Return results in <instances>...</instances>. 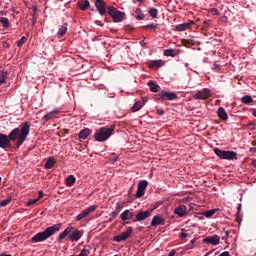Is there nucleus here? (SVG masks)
Instances as JSON below:
<instances>
[{"instance_id":"nucleus-29","label":"nucleus","mask_w":256,"mask_h":256,"mask_svg":"<svg viewBox=\"0 0 256 256\" xmlns=\"http://www.w3.org/2000/svg\"><path fill=\"white\" fill-rule=\"evenodd\" d=\"M91 255V246H85L77 256H89Z\"/></svg>"},{"instance_id":"nucleus-36","label":"nucleus","mask_w":256,"mask_h":256,"mask_svg":"<svg viewBox=\"0 0 256 256\" xmlns=\"http://www.w3.org/2000/svg\"><path fill=\"white\" fill-rule=\"evenodd\" d=\"M214 213H217V209H212V210H207L205 212H203L202 215H204V217H213Z\"/></svg>"},{"instance_id":"nucleus-53","label":"nucleus","mask_w":256,"mask_h":256,"mask_svg":"<svg viewBox=\"0 0 256 256\" xmlns=\"http://www.w3.org/2000/svg\"><path fill=\"white\" fill-rule=\"evenodd\" d=\"M145 0H133V3H143Z\"/></svg>"},{"instance_id":"nucleus-41","label":"nucleus","mask_w":256,"mask_h":256,"mask_svg":"<svg viewBox=\"0 0 256 256\" xmlns=\"http://www.w3.org/2000/svg\"><path fill=\"white\" fill-rule=\"evenodd\" d=\"M210 15H221V12H219V9L217 8H212L209 11Z\"/></svg>"},{"instance_id":"nucleus-23","label":"nucleus","mask_w":256,"mask_h":256,"mask_svg":"<svg viewBox=\"0 0 256 256\" xmlns=\"http://www.w3.org/2000/svg\"><path fill=\"white\" fill-rule=\"evenodd\" d=\"M58 114H59V111L53 110V111L47 113L46 115H44L42 119L44 121H51V119H54V117H57Z\"/></svg>"},{"instance_id":"nucleus-44","label":"nucleus","mask_w":256,"mask_h":256,"mask_svg":"<svg viewBox=\"0 0 256 256\" xmlns=\"http://www.w3.org/2000/svg\"><path fill=\"white\" fill-rule=\"evenodd\" d=\"M185 229H182V232L180 233V239H187L188 234L184 232Z\"/></svg>"},{"instance_id":"nucleus-7","label":"nucleus","mask_w":256,"mask_h":256,"mask_svg":"<svg viewBox=\"0 0 256 256\" xmlns=\"http://www.w3.org/2000/svg\"><path fill=\"white\" fill-rule=\"evenodd\" d=\"M94 5H95L99 15H101V17H103V15H107V13H109V6L107 5V3H105L104 0H95Z\"/></svg>"},{"instance_id":"nucleus-48","label":"nucleus","mask_w":256,"mask_h":256,"mask_svg":"<svg viewBox=\"0 0 256 256\" xmlns=\"http://www.w3.org/2000/svg\"><path fill=\"white\" fill-rule=\"evenodd\" d=\"M117 215H119L117 212L113 211L111 214H110V217H112V219H117Z\"/></svg>"},{"instance_id":"nucleus-33","label":"nucleus","mask_w":256,"mask_h":256,"mask_svg":"<svg viewBox=\"0 0 256 256\" xmlns=\"http://www.w3.org/2000/svg\"><path fill=\"white\" fill-rule=\"evenodd\" d=\"M7 75H9V72L7 71L0 72V85H3V83H6Z\"/></svg>"},{"instance_id":"nucleus-55","label":"nucleus","mask_w":256,"mask_h":256,"mask_svg":"<svg viewBox=\"0 0 256 256\" xmlns=\"http://www.w3.org/2000/svg\"><path fill=\"white\" fill-rule=\"evenodd\" d=\"M250 153H256V147L250 148Z\"/></svg>"},{"instance_id":"nucleus-26","label":"nucleus","mask_w":256,"mask_h":256,"mask_svg":"<svg viewBox=\"0 0 256 256\" xmlns=\"http://www.w3.org/2000/svg\"><path fill=\"white\" fill-rule=\"evenodd\" d=\"M55 163H56L55 158L50 157L46 161L44 167H45V169H53V167H55Z\"/></svg>"},{"instance_id":"nucleus-8","label":"nucleus","mask_w":256,"mask_h":256,"mask_svg":"<svg viewBox=\"0 0 256 256\" xmlns=\"http://www.w3.org/2000/svg\"><path fill=\"white\" fill-rule=\"evenodd\" d=\"M158 101H175L177 99V93L162 90L158 94Z\"/></svg>"},{"instance_id":"nucleus-18","label":"nucleus","mask_w":256,"mask_h":256,"mask_svg":"<svg viewBox=\"0 0 256 256\" xmlns=\"http://www.w3.org/2000/svg\"><path fill=\"white\" fill-rule=\"evenodd\" d=\"M193 25H195V21L190 20L189 22L177 25L175 31H186V29H189Z\"/></svg>"},{"instance_id":"nucleus-22","label":"nucleus","mask_w":256,"mask_h":256,"mask_svg":"<svg viewBox=\"0 0 256 256\" xmlns=\"http://www.w3.org/2000/svg\"><path fill=\"white\" fill-rule=\"evenodd\" d=\"M148 87L151 93H159V89H161V86H159L157 83H154L153 81L148 82Z\"/></svg>"},{"instance_id":"nucleus-34","label":"nucleus","mask_w":256,"mask_h":256,"mask_svg":"<svg viewBox=\"0 0 256 256\" xmlns=\"http://www.w3.org/2000/svg\"><path fill=\"white\" fill-rule=\"evenodd\" d=\"M0 23L5 27V29L11 27V24L9 23V19L2 17L0 18Z\"/></svg>"},{"instance_id":"nucleus-35","label":"nucleus","mask_w":256,"mask_h":256,"mask_svg":"<svg viewBox=\"0 0 256 256\" xmlns=\"http://www.w3.org/2000/svg\"><path fill=\"white\" fill-rule=\"evenodd\" d=\"M164 55L165 57H175L177 54L175 53L174 49H166L164 50Z\"/></svg>"},{"instance_id":"nucleus-62","label":"nucleus","mask_w":256,"mask_h":256,"mask_svg":"<svg viewBox=\"0 0 256 256\" xmlns=\"http://www.w3.org/2000/svg\"><path fill=\"white\" fill-rule=\"evenodd\" d=\"M193 243H195V239L191 240V244L193 245Z\"/></svg>"},{"instance_id":"nucleus-60","label":"nucleus","mask_w":256,"mask_h":256,"mask_svg":"<svg viewBox=\"0 0 256 256\" xmlns=\"http://www.w3.org/2000/svg\"><path fill=\"white\" fill-rule=\"evenodd\" d=\"M252 165H254V167H256V160H253Z\"/></svg>"},{"instance_id":"nucleus-10","label":"nucleus","mask_w":256,"mask_h":256,"mask_svg":"<svg viewBox=\"0 0 256 256\" xmlns=\"http://www.w3.org/2000/svg\"><path fill=\"white\" fill-rule=\"evenodd\" d=\"M211 96V90L208 88H203L202 90H199L197 93L193 95V98L196 100H202L205 101L209 99Z\"/></svg>"},{"instance_id":"nucleus-2","label":"nucleus","mask_w":256,"mask_h":256,"mask_svg":"<svg viewBox=\"0 0 256 256\" xmlns=\"http://www.w3.org/2000/svg\"><path fill=\"white\" fill-rule=\"evenodd\" d=\"M61 231V223L54 224L50 227H47L44 231L38 232L31 238L32 243H42V241H47L49 237H53L56 233Z\"/></svg>"},{"instance_id":"nucleus-20","label":"nucleus","mask_w":256,"mask_h":256,"mask_svg":"<svg viewBox=\"0 0 256 256\" xmlns=\"http://www.w3.org/2000/svg\"><path fill=\"white\" fill-rule=\"evenodd\" d=\"M149 69H159L163 67V60H151L148 62Z\"/></svg>"},{"instance_id":"nucleus-31","label":"nucleus","mask_w":256,"mask_h":256,"mask_svg":"<svg viewBox=\"0 0 256 256\" xmlns=\"http://www.w3.org/2000/svg\"><path fill=\"white\" fill-rule=\"evenodd\" d=\"M150 17H152V19H157V15H159V10H157V8L155 7H151L148 11Z\"/></svg>"},{"instance_id":"nucleus-12","label":"nucleus","mask_w":256,"mask_h":256,"mask_svg":"<svg viewBox=\"0 0 256 256\" xmlns=\"http://www.w3.org/2000/svg\"><path fill=\"white\" fill-rule=\"evenodd\" d=\"M153 215V209L152 210H146V211H140L136 214L135 219H133V223L145 221V219H149Z\"/></svg>"},{"instance_id":"nucleus-15","label":"nucleus","mask_w":256,"mask_h":256,"mask_svg":"<svg viewBox=\"0 0 256 256\" xmlns=\"http://www.w3.org/2000/svg\"><path fill=\"white\" fill-rule=\"evenodd\" d=\"M145 103H147V98H142V101H137L131 108L132 113H137V111H141Z\"/></svg>"},{"instance_id":"nucleus-17","label":"nucleus","mask_w":256,"mask_h":256,"mask_svg":"<svg viewBox=\"0 0 256 256\" xmlns=\"http://www.w3.org/2000/svg\"><path fill=\"white\" fill-rule=\"evenodd\" d=\"M159 225H165V218H163L159 215H156L151 220V226L152 227H157Z\"/></svg>"},{"instance_id":"nucleus-52","label":"nucleus","mask_w":256,"mask_h":256,"mask_svg":"<svg viewBox=\"0 0 256 256\" xmlns=\"http://www.w3.org/2000/svg\"><path fill=\"white\" fill-rule=\"evenodd\" d=\"M140 45H141V47H145L147 45V43L145 42V40H141Z\"/></svg>"},{"instance_id":"nucleus-30","label":"nucleus","mask_w":256,"mask_h":256,"mask_svg":"<svg viewBox=\"0 0 256 256\" xmlns=\"http://www.w3.org/2000/svg\"><path fill=\"white\" fill-rule=\"evenodd\" d=\"M135 15L138 21H143V19H145V14H143V11L140 8H137L135 10Z\"/></svg>"},{"instance_id":"nucleus-61","label":"nucleus","mask_w":256,"mask_h":256,"mask_svg":"<svg viewBox=\"0 0 256 256\" xmlns=\"http://www.w3.org/2000/svg\"><path fill=\"white\" fill-rule=\"evenodd\" d=\"M113 219H114V218H113L112 216H110L109 221L111 222V221H113Z\"/></svg>"},{"instance_id":"nucleus-1","label":"nucleus","mask_w":256,"mask_h":256,"mask_svg":"<svg viewBox=\"0 0 256 256\" xmlns=\"http://www.w3.org/2000/svg\"><path fill=\"white\" fill-rule=\"evenodd\" d=\"M30 129L31 125L29 122H24L22 125H20V128L13 129L8 136L0 133L1 149H11V141H17L16 147L19 149V147L25 143L27 137L29 136Z\"/></svg>"},{"instance_id":"nucleus-51","label":"nucleus","mask_w":256,"mask_h":256,"mask_svg":"<svg viewBox=\"0 0 256 256\" xmlns=\"http://www.w3.org/2000/svg\"><path fill=\"white\" fill-rule=\"evenodd\" d=\"M204 25L205 27H209V25H211V20L204 21Z\"/></svg>"},{"instance_id":"nucleus-49","label":"nucleus","mask_w":256,"mask_h":256,"mask_svg":"<svg viewBox=\"0 0 256 256\" xmlns=\"http://www.w3.org/2000/svg\"><path fill=\"white\" fill-rule=\"evenodd\" d=\"M241 212V204L237 208V221H239V213Z\"/></svg>"},{"instance_id":"nucleus-57","label":"nucleus","mask_w":256,"mask_h":256,"mask_svg":"<svg viewBox=\"0 0 256 256\" xmlns=\"http://www.w3.org/2000/svg\"><path fill=\"white\" fill-rule=\"evenodd\" d=\"M96 24H97V25H100L101 27H103V24H101L100 21H96Z\"/></svg>"},{"instance_id":"nucleus-46","label":"nucleus","mask_w":256,"mask_h":256,"mask_svg":"<svg viewBox=\"0 0 256 256\" xmlns=\"http://www.w3.org/2000/svg\"><path fill=\"white\" fill-rule=\"evenodd\" d=\"M157 115H165V110L158 108L157 109Z\"/></svg>"},{"instance_id":"nucleus-43","label":"nucleus","mask_w":256,"mask_h":256,"mask_svg":"<svg viewBox=\"0 0 256 256\" xmlns=\"http://www.w3.org/2000/svg\"><path fill=\"white\" fill-rule=\"evenodd\" d=\"M38 202H39V200H38V198H36V199L28 201L27 205H28V207H31V205H35V203H38Z\"/></svg>"},{"instance_id":"nucleus-59","label":"nucleus","mask_w":256,"mask_h":256,"mask_svg":"<svg viewBox=\"0 0 256 256\" xmlns=\"http://www.w3.org/2000/svg\"><path fill=\"white\" fill-rule=\"evenodd\" d=\"M0 256H12L11 254H0Z\"/></svg>"},{"instance_id":"nucleus-19","label":"nucleus","mask_w":256,"mask_h":256,"mask_svg":"<svg viewBox=\"0 0 256 256\" xmlns=\"http://www.w3.org/2000/svg\"><path fill=\"white\" fill-rule=\"evenodd\" d=\"M135 217V213L131 212V210H125L122 214H120V219L122 221H129Z\"/></svg>"},{"instance_id":"nucleus-6","label":"nucleus","mask_w":256,"mask_h":256,"mask_svg":"<svg viewBox=\"0 0 256 256\" xmlns=\"http://www.w3.org/2000/svg\"><path fill=\"white\" fill-rule=\"evenodd\" d=\"M108 15H110V17H112L114 23H121V21H123V19H125L124 12L117 10V8H115L114 6H109Z\"/></svg>"},{"instance_id":"nucleus-5","label":"nucleus","mask_w":256,"mask_h":256,"mask_svg":"<svg viewBox=\"0 0 256 256\" xmlns=\"http://www.w3.org/2000/svg\"><path fill=\"white\" fill-rule=\"evenodd\" d=\"M214 153L219 159H225L227 161H232L237 157V152L235 151H228V150H221L219 148H214Z\"/></svg>"},{"instance_id":"nucleus-16","label":"nucleus","mask_w":256,"mask_h":256,"mask_svg":"<svg viewBox=\"0 0 256 256\" xmlns=\"http://www.w3.org/2000/svg\"><path fill=\"white\" fill-rule=\"evenodd\" d=\"M174 215H178V217H185L187 215V206L179 205L174 209Z\"/></svg>"},{"instance_id":"nucleus-64","label":"nucleus","mask_w":256,"mask_h":256,"mask_svg":"<svg viewBox=\"0 0 256 256\" xmlns=\"http://www.w3.org/2000/svg\"><path fill=\"white\" fill-rule=\"evenodd\" d=\"M0 183H1V177H0Z\"/></svg>"},{"instance_id":"nucleus-28","label":"nucleus","mask_w":256,"mask_h":256,"mask_svg":"<svg viewBox=\"0 0 256 256\" xmlns=\"http://www.w3.org/2000/svg\"><path fill=\"white\" fill-rule=\"evenodd\" d=\"M67 33V23H65L61 28L58 30L57 37L58 39H61L63 35Z\"/></svg>"},{"instance_id":"nucleus-40","label":"nucleus","mask_w":256,"mask_h":256,"mask_svg":"<svg viewBox=\"0 0 256 256\" xmlns=\"http://www.w3.org/2000/svg\"><path fill=\"white\" fill-rule=\"evenodd\" d=\"M9 203H11V198L2 200V201L0 202V207H7V205H9Z\"/></svg>"},{"instance_id":"nucleus-45","label":"nucleus","mask_w":256,"mask_h":256,"mask_svg":"<svg viewBox=\"0 0 256 256\" xmlns=\"http://www.w3.org/2000/svg\"><path fill=\"white\" fill-rule=\"evenodd\" d=\"M124 29L126 30V31H133V26H131V25H125L124 26Z\"/></svg>"},{"instance_id":"nucleus-32","label":"nucleus","mask_w":256,"mask_h":256,"mask_svg":"<svg viewBox=\"0 0 256 256\" xmlns=\"http://www.w3.org/2000/svg\"><path fill=\"white\" fill-rule=\"evenodd\" d=\"M241 103H243L244 105H250V103H253V98L249 95L243 96L241 98Z\"/></svg>"},{"instance_id":"nucleus-38","label":"nucleus","mask_w":256,"mask_h":256,"mask_svg":"<svg viewBox=\"0 0 256 256\" xmlns=\"http://www.w3.org/2000/svg\"><path fill=\"white\" fill-rule=\"evenodd\" d=\"M25 43H27V37L25 36H22V38L16 42L17 47H23Z\"/></svg>"},{"instance_id":"nucleus-27","label":"nucleus","mask_w":256,"mask_h":256,"mask_svg":"<svg viewBox=\"0 0 256 256\" xmlns=\"http://www.w3.org/2000/svg\"><path fill=\"white\" fill-rule=\"evenodd\" d=\"M75 181H77V179L75 178V176L69 175V176L66 178V185H67V187H73V185H75Z\"/></svg>"},{"instance_id":"nucleus-42","label":"nucleus","mask_w":256,"mask_h":256,"mask_svg":"<svg viewBox=\"0 0 256 256\" xmlns=\"http://www.w3.org/2000/svg\"><path fill=\"white\" fill-rule=\"evenodd\" d=\"M121 209H123V205H121V204H119V203H117L116 204V208H115V211L114 212H116V213H121Z\"/></svg>"},{"instance_id":"nucleus-11","label":"nucleus","mask_w":256,"mask_h":256,"mask_svg":"<svg viewBox=\"0 0 256 256\" xmlns=\"http://www.w3.org/2000/svg\"><path fill=\"white\" fill-rule=\"evenodd\" d=\"M96 209L97 205L89 206L76 216V221H83V219L89 217V215H91V213H93Z\"/></svg>"},{"instance_id":"nucleus-13","label":"nucleus","mask_w":256,"mask_h":256,"mask_svg":"<svg viewBox=\"0 0 256 256\" xmlns=\"http://www.w3.org/2000/svg\"><path fill=\"white\" fill-rule=\"evenodd\" d=\"M147 185H149V182L147 180H142L138 183V188L136 192V197L141 198L143 195H145V189H147Z\"/></svg>"},{"instance_id":"nucleus-58","label":"nucleus","mask_w":256,"mask_h":256,"mask_svg":"<svg viewBox=\"0 0 256 256\" xmlns=\"http://www.w3.org/2000/svg\"><path fill=\"white\" fill-rule=\"evenodd\" d=\"M225 235H226V237H229V231L228 230L225 231Z\"/></svg>"},{"instance_id":"nucleus-56","label":"nucleus","mask_w":256,"mask_h":256,"mask_svg":"<svg viewBox=\"0 0 256 256\" xmlns=\"http://www.w3.org/2000/svg\"><path fill=\"white\" fill-rule=\"evenodd\" d=\"M110 32H111V33H117V30H116V29H113V28H110Z\"/></svg>"},{"instance_id":"nucleus-25","label":"nucleus","mask_w":256,"mask_h":256,"mask_svg":"<svg viewBox=\"0 0 256 256\" xmlns=\"http://www.w3.org/2000/svg\"><path fill=\"white\" fill-rule=\"evenodd\" d=\"M91 135V129L86 128L79 132L78 137L79 139H87Z\"/></svg>"},{"instance_id":"nucleus-9","label":"nucleus","mask_w":256,"mask_h":256,"mask_svg":"<svg viewBox=\"0 0 256 256\" xmlns=\"http://www.w3.org/2000/svg\"><path fill=\"white\" fill-rule=\"evenodd\" d=\"M131 235H133V227H128L122 234L114 236L113 241L116 243H121L123 241H127Z\"/></svg>"},{"instance_id":"nucleus-24","label":"nucleus","mask_w":256,"mask_h":256,"mask_svg":"<svg viewBox=\"0 0 256 256\" xmlns=\"http://www.w3.org/2000/svg\"><path fill=\"white\" fill-rule=\"evenodd\" d=\"M90 6L91 3L89 2V0H82L78 3V7L79 9H81V11H87V9H89Z\"/></svg>"},{"instance_id":"nucleus-3","label":"nucleus","mask_w":256,"mask_h":256,"mask_svg":"<svg viewBox=\"0 0 256 256\" xmlns=\"http://www.w3.org/2000/svg\"><path fill=\"white\" fill-rule=\"evenodd\" d=\"M83 233L79 229H75L73 226H68L63 232H61L57 238L58 243H61L65 237L72 243L79 241Z\"/></svg>"},{"instance_id":"nucleus-37","label":"nucleus","mask_w":256,"mask_h":256,"mask_svg":"<svg viewBox=\"0 0 256 256\" xmlns=\"http://www.w3.org/2000/svg\"><path fill=\"white\" fill-rule=\"evenodd\" d=\"M143 29H152L153 31L159 29V24H147L143 26Z\"/></svg>"},{"instance_id":"nucleus-47","label":"nucleus","mask_w":256,"mask_h":256,"mask_svg":"<svg viewBox=\"0 0 256 256\" xmlns=\"http://www.w3.org/2000/svg\"><path fill=\"white\" fill-rule=\"evenodd\" d=\"M44 195H45V194L43 193V191L40 190V191L38 192V200L43 199Z\"/></svg>"},{"instance_id":"nucleus-54","label":"nucleus","mask_w":256,"mask_h":256,"mask_svg":"<svg viewBox=\"0 0 256 256\" xmlns=\"http://www.w3.org/2000/svg\"><path fill=\"white\" fill-rule=\"evenodd\" d=\"M252 115H253V117H256V108L252 109Z\"/></svg>"},{"instance_id":"nucleus-63","label":"nucleus","mask_w":256,"mask_h":256,"mask_svg":"<svg viewBox=\"0 0 256 256\" xmlns=\"http://www.w3.org/2000/svg\"><path fill=\"white\" fill-rule=\"evenodd\" d=\"M252 145H256L255 143H252Z\"/></svg>"},{"instance_id":"nucleus-14","label":"nucleus","mask_w":256,"mask_h":256,"mask_svg":"<svg viewBox=\"0 0 256 256\" xmlns=\"http://www.w3.org/2000/svg\"><path fill=\"white\" fill-rule=\"evenodd\" d=\"M221 238L217 235L209 236L203 239L204 243H207L208 245H219V241Z\"/></svg>"},{"instance_id":"nucleus-21","label":"nucleus","mask_w":256,"mask_h":256,"mask_svg":"<svg viewBox=\"0 0 256 256\" xmlns=\"http://www.w3.org/2000/svg\"><path fill=\"white\" fill-rule=\"evenodd\" d=\"M217 115L222 121H227V119H229V116L223 107L218 108Z\"/></svg>"},{"instance_id":"nucleus-4","label":"nucleus","mask_w":256,"mask_h":256,"mask_svg":"<svg viewBox=\"0 0 256 256\" xmlns=\"http://www.w3.org/2000/svg\"><path fill=\"white\" fill-rule=\"evenodd\" d=\"M114 131L115 125H111L110 127H101L100 129L96 130L94 139L99 143H103V141H107V139L113 135Z\"/></svg>"},{"instance_id":"nucleus-50","label":"nucleus","mask_w":256,"mask_h":256,"mask_svg":"<svg viewBox=\"0 0 256 256\" xmlns=\"http://www.w3.org/2000/svg\"><path fill=\"white\" fill-rule=\"evenodd\" d=\"M218 256H231V254L229 253V251H224Z\"/></svg>"},{"instance_id":"nucleus-39","label":"nucleus","mask_w":256,"mask_h":256,"mask_svg":"<svg viewBox=\"0 0 256 256\" xmlns=\"http://www.w3.org/2000/svg\"><path fill=\"white\" fill-rule=\"evenodd\" d=\"M182 43H183V45H185V47H189V46L193 45V40H191V39H183Z\"/></svg>"}]
</instances>
